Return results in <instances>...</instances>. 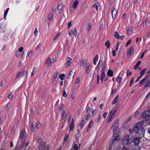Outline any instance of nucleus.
<instances>
[{
	"mask_svg": "<svg viewBox=\"0 0 150 150\" xmlns=\"http://www.w3.org/2000/svg\"><path fill=\"white\" fill-rule=\"evenodd\" d=\"M64 8V5L62 4H60L58 5L57 7V10L59 13H61L62 10Z\"/></svg>",
	"mask_w": 150,
	"mask_h": 150,
	"instance_id": "aec40b11",
	"label": "nucleus"
},
{
	"mask_svg": "<svg viewBox=\"0 0 150 150\" xmlns=\"http://www.w3.org/2000/svg\"><path fill=\"white\" fill-rule=\"evenodd\" d=\"M68 28L67 29H68L71 26H72V23L70 21L68 23Z\"/></svg>",
	"mask_w": 150,
	"mask_h": 150,
	"instance_id": "69168bd1",
	"label": "nucleus"
},
{
	"mask_svg": "<svg viewBox=\"0 0 150 150\" xmlns=\"http://www.w3.org/2000/svg\"><path fill=\"white\" fill-rule=\"evenodd\" d=\"M74 76V74H73V73L72 71H70L69 72V77H72V78Z\"/></svg>",
	"mask_w": 150,
	"mask_h": 150,
	"instance_id": "4d7b16f0",
	"label": "nucleus"
},
{
	"mask_svg": "<svg viewBox=\"0 0 150 150\" xmlns=\"http://www.w3.org/2000/svg\"><path fill=\"white\" fill-rule=\"evenodd\" d=\"M92 110V108L91 107H88L86 109V111L87 113H90L91 112V110Z\"/></svg>",
	"mask_w": 150,
	"mask_h": 150,
	"instance_id": "8fccbe9b",
	"label": "nucleus"
},
{
	"mask_svg": "<svg viewBox=\"0 0 150 150\" xmlns=\"http://www.w3.org/2000/svg\"><path fill=\"white\" fill-rule=\"evenodd\" d=\"M140 141V138L139 137H136L134 138L133 140V143L135 145L138 144Z\"/></svg>",
	"mask_w": 150,
	"mask_h": 150,
	"instance_id": "5701e85b",
	"label": "nucleus"
},
{
	"mask_svg": "<svg viewBox=\"0 0 150 150\" xmlns=\"http://www.w3.org/2000/svg\"><path fill=\"white\" fill-rule=\"evenodd\" d=\"M9 8H7L5 11L4 15V18L5 20L6 19V16L9 10Z\"/></svg>",
	"mask_w": 150,
	"mask_h": 150,
	"instance_id": "473e14b6",
	"label": "nucleus"
},
{
	"mask_svg": "<svg viewBox=\"0 0 150 150\" xmlns=\"http://www.w3.org/2000/svg\"><path fill=\"white\" fill-rule=\"evenodd\" d=\"M29 144L28 142H26L24 141L22 144V146H21V149L22 150H25V148L27 147Z\"/></svg>",
	"mask_w": 150,
	"mask_h": 150,
	"instance_id": "a211bd4d",
	"label": "nucleus"
},
{
	"mask_svg": "<svg viewBox=\"0 0 150 150\" xmlns=\"http://www.w3.org/2000/svg\"><path fill=\"white\" fill-rule=\"evenodd\" d=\"M69 135L68 134H67L65 135V137L64 139V143L65 144H66L67 142V140L69 139Z\"/></svg>",
	"mask_w": 150,
	"mask_h": 150,
	"instance_id": "4c0bfd02",
	"label": "nucleus"
},
{
	"mask_svg": "<svg viewBox=\"0 0 150 150\" xmlns=\"http://www.w3.org/2000/svg\"><path fill=\"white\" fill-rule=\"evenodd\" d=\"M77 144H78L79 145V146H80V144H79V140L76 137V141L75 142H74L73 145V149L75 150H78V146L77 145Z\"/></svg>",
	"mask_w": 150,
	"mask_h": 150,
	"instance_id": "9d476101",
	"label": "nucleus"
},
{
	"mask_svg": "<svg viewBox=\"0 0 150 150\" xmlns=\"http://www.w3.org/2000/svg\"><path fill=\"white\" fill-rule=\"evenodd\" d=\"M85 123V122L84 120H82L81 123L79 124V126H80V127L81 128H82V127H83V126Z\"/></svg>",
	"mask_w": 150,
	"mask_h": 150,
	"instance_id": "09e8293b",
	"label": "nucleus"
},
{
	"mask_svg": "<svg viewBox=\"0 0 150 150\" xmlns=\"http://www.w3.org/2000/svg\"><path fill=\"white\" fill-rule=\"evenodd\" d=\"M66 62L65 63V67H67L70 66L71 64V59L69 57H67L66 59Z\"/></svg>",
	"mask_w": 150,
	"mask_h": 150,
	"instance_id": "1a4fd4ad",
	"label": "nucleus"
},
{
	"mask_svg": "<svg viewBox=\"0 0 150 150\" xmlns=\"http://www.w3.org/2000/svg\"><path fill=\"white\" fill-rule=\"evenodd\" d=\"M150 86V81H148L145 83L144 87H147Z\"/></svg>",
	"mask_w": 150,
	"mask_h": 150,
	"instance_id": "49530a36",
	"label": "nucleus"
},
{
	"mask_svg": "<svg viewBox=\"0 0 150 150\" xmlns=\"http://www.w3.org/2000/svg\"><path fill=\"white\" fill-rule=\"evenodd\" d=\"M55 62L53 58L48 57L45 61V64H47V67H50L52 64Z\"/></svg>",
	"mask_w": 150,
	"mask_h": 150,
	"instance_id": "39448f33",
	"label": "nucleus"
},
{
	"mask_svg": "<svg viewBox=\"0 0 150 150\" xmlns=\"http://www.w3.org/2000/svg\"><path fill=\"white\" fill-rule=\"evenodd\" d=\"M127 34L128 35H131L132 34V30L131 28H129L127 30Z\"/></svg>",
	"mask_w": 150,
	"mask_h": 150,
	"instance_id": "c9c22d12",
	"label": "nucleus"
},
{
	"mask_svg": "<svg viewBox=\"0 0 150 150\" xmlns=\"http://www.w3.org/2000/svg\"><path fill=\"white\" fill-rule=\"evenodd\" d=\"M23 47H20L18 49V51H17V52H22L23 51Z\"/></svg>",
	"mask_w": 150,
	"mask_h": 150,
	"instance_id": "338daca9",
	"label": "nucleus"
},
{
	"mask_svg": "<svg viewBox=\"0 0 150 150\" xmlns=\"http://www.w3.org/2000/svg\"><path fill=\"white\" fill-rule=\"evenodd\" d=\"M121 78L118 76L117 77V79H116V81L117 83H119L121 82Z\"/></svg>",
	"mask_w": 150,
	"mask_h": 150,
	"instance_id": "6e6d98bb",
	"label": "nucleus"
},
{
	"mask_svg": "<svg viewBox=\"0 0 150 150\" xmlns=\"http://www.w3.org/2000/svg\"><path fill=\"white\" fill-rule=\"evenodd\" d=\"M113 130V135L119 134L120 130L118 127V125L116 124H114L112 127Z\"/></svg>",
	"mask_w": 150,
	"mask_h": 150,
	"instance_id": "7ed1b4c3",
	"label": "nucleus"
},
{
	"mask_svg": "<svg viewBox=\"0 0 150 150\" xmlns=\"http://www.w3.org/2000/svg\"><path fill=\"white\" fill-rule=\"evenodd\" d=\"M107 75L108 76H112L113 75V72L110 69H108L107 72Z\"/></svg>",
	"mask_w": 150,
	"mask_h": 150,
	"instance_id": "c756f323",
	"label": "nucleus"
},
{
	"mask_svg": "<svg viewBox=\"0 0 150 150\" xmlns=\"http://www.w3.org/2000/svg\"><path fill=\"white\" fill-rule=\"evenodd\" d=\"M26 136V133L24 130L21 131L20 134V137L22 140H24Z\"/></svg>",
	"mask_w": 150,
	"mask_h": 150,
	"instance_id": "dca6fc26",
	"label": "nucleus"
},
{
	"mask_svg": "<svg viewBox=\"0 0 150 150\" xmlns=\"http://www.w3.org/2000/svg\"><path fill=\"white\" fill-rule=\"evenodd\" d=\"M34 126V124L33 122L31 123V124L30 125V127L31 131L32 132H33L34 131L33 126Z\"/></svg>",
	"mask_w": 150,
	"mask_h": 150,
	"instance_id": "3c124183",
	"label": "nucleus"
},
{
	"mask_svg": "<svg viewBox=\"0 0 150 150\" xmlns=\"http://www.w3.org/2000/svg\"><path fill=\"white\" fill-rule=\"evenodd\" d=\"M6 26L3 23L0 24V33L5 32Z\"/></svg>",
	"mask_w": 150,
	"mask_h": 150,
	"instance_id": "6ab92c4d",
	"label": "nucleus"
},
{
	"mask_svg": "<svg viewBox=\"0 0 150 150\" xmlns=\"http://www.w3.org/2000/svg\"><path fill=\"white\" fill-rule=\"evenodd\" d=\"M114 37L117 39L122 40L124 38L123 35H121V36H120L118 33L117 32H114Z\"/></svg>",
	"mask_w": 150,
	"mask_h": 150,
	"instance_id": "4468645a",
	"label": "nucleus"
},
{
	"mask_svg": "<svg viewBox=\"0 0 150 150\" xmlns=\"http://www.w3.org/2000/svg\"><path fill=\"white\" fill-rule=\"evenodd\" d=\"M80 81V79L78 77L76 78V80L75 83L76 84H79Z\"/></svg>",
	"mask_w": 150,
	"mask_h": 150,
	"instance_id": "680f3d73",
	"label": "nucleus"
},
{
	"mask_svg": "<svg viewBox=\"0 0 150 150\" xmlns=\"http://www.w3.org/2000/svg\"><path fill=\"white\" fill-rule=\"evenodd\" d=\"M133 141L130 136L127 134L123 136L121 139V143L123 146H129Z\"/></svg>",
	"mask_w": 150,
	"mask_h": 150,
	"instance_id": "f257e3e1",
	"label": "nucleus"
},
{
	"mask_svg": "<svg viewBox=\"0 0 150 150\" xmlns=\"http://www.w3.org/2000/svg\"><path fill=\"white\" fill-rule=\"evenodd\" d=\"M85 73L86 74H88L91 71V66L90 64L86 63L85 66Z\"/></svg>",
	"mask_w": 150,
	"mask_h": 150,
	"instance_id": "0eeeda50",
	"label": "nucleus"
},
{
	"mask_svg": "<svg viewBox=\"0 0 150 150\" xmlns=\"http://www.w3.org/2000/svg\"><path fill=\"white\" fill-rule=\"evenodd\" d=\"M62 116L63 120L65 121V118L66 116V114L64 110L62 112Z\"/></svg>",
	"mask_w": 150,
	"mask_h": 150,
	"instance_id": "79ce46f5",
	"label": "nucleus"
},
{
	"mask_svg": "<svg viewBox=\"0 0 150 150\" xmlns=\"http://www.w3.org/2000/svg\"><path fill=\"white\" fill-rule=\"evenodd\" d=\"M150 116V109L144 112L142 114L141 117L143 118H146Z\"/></svg>",
	"mask_w": 150,
	"mask_h": 150,
	"instance_id": "423d86ee",
	"label": "nucleus"
},
{
	"mask_svg": "<svg viewBox=\"0 0 150 150\" xmlns=\"http://www.w3.org/2000/svg\"><path fill=\"white\" fill-rule=\"evenodd\" d=\"M134 52V48L133 47H129L127 52V56L128 57H130Z\"/></svg>",
	"mask_w": 150,
	"mask_h": 150,
	"instance_id": "f8f14e48",
	"label": "nucleus"
},
{
	"mask_svg": "<svg viewBox=\"0 0 150 150\" xmlns=\"http://www.w3.org/2000/svg\"><path fill=\"white\" fill-rule=\"evenodd\" d=\"M93 121L92 120H91L90 121V122L89 123V124L88 125V128L87 129V132H88V131H89L91 128L93 126Z\"/></svg>",
	"mask_w": 150,
	"mask_h": 150,
	"instance_id": "393cba45",
	"label": "nucleus"
},
{
	"mask_svg": "<svg viewBox=\"0 0 150 150\" xmlns=\"http://www.w3.org/2000/svg\"><path fill=\"white\" fill-rule=\"evenodd\" d=\"M137 131H135L138 136L142 137L144 136L145 132V130L144 129H142Z\"/></svg>",
	"mask_w": 150,
	"mask_h": 150,
	"instance_id": "6e6552de",
	"label": "nucleus"
},
{
	"mask_svg": "<svg viewBox=\"0 0 150 150\" xmlns=\"http://www.w3.org/2000/svg\"><path fill=\"white\" fill-rule=\"evenodd\" d=\"M98 60V55H96L94 57L93 60V63L94 64L96 65V62H97Z\"/></svg>",
	"mask_w": 150,
	"mask_h": 150,
	"instance_id": "ea45409f",
	"label": "nucleus"
},
{
	"mask_svg": "<svg viewBox=\"0 0 150 150\" xmlns=\"http://www.w3.org/2000/svg\"><path fill=\"white\" fill-rule=\"evenodd\" d=\"M74 120L73 119H71V122L69 126V130H72L74 128Z\"/></svg>",
	"mask_w": 150,
	"mask_h": 150,
	"instance_id": "4be33fe9",
	"label": "nucleus"
},
{
	"mask_svg": "<svg viewBox=\"0 0 150 150\" xmlns=\"http://www.w3.org/2000/svg\"><path fill=\"white\" fill-rule=\"evenodd\" d=\"M58 74L57 72H55L54 74L52 81L54 84H56L58 78H57V75Z\"/></svg>",
	"mask_w": 150,
	"mask_h": 150,
	"instance_id": "9b49d317",
	"label": "nucleus"
},
{
	"mask_svg": "<svg viewBox=\"0 0 150 150\" xmlns=\"http://www.w3.org/2000/svg\"><path fill=\"white\" fill-rule=\"evenodd\" d=\"M119 97V96L118 95H117L114 99L113 100L112 103V104L113 105L116 103L118 101Z\"/></svg>",
	"mask_w": 150,
	"mask_h": 150,
	"instance_id": "7c9ffc66",
	"label": "nucleus"
},
{
	"mask_svg": "<svg viewBox=\"0 0 150 150\" xmlns=\"http://www.w3.org/2000/svg\"><path fill=\"white\" fill-rule=\"evenodd\" d=\"M91 27V23H89L88 24L87 29L88 31H90Z\"/></svg>",
	"mask_w": 150,
	"mask_h": 150,
	"instance_id": "c03bdc74",
	"label": "nucleus"
},
{
	"mask_svg": "<svg viewBox=\"0 0 150 150\" xmlns=\"http://www.w3.org/2000/svg\"><path fill=\"white\" fill-rule=\"evenodd\" d=\"M28 71H24L22 73V76L23 77H26L27 76Z\"/></svg>",
	"mask_w": 150,
	"mask_h": 150,
	"instance_id": "f704fd0d",
	"label": "nucleus"
},
{
	"mask_svg": "<svg viewBox=\"0 0 150 150\" xmlns=\"http://www.w3.org/2000/svg\"><path fill=\"white\" fill-rule=\"evenodd\" d=\"M114 117V116H112L109 115L107 120V122L108 123L112 121Z\"/></svg>",
	"mask_w": 150,
	"mask_h": 150,
	"instance_id": "72a5a7b5",
	"label": "nucleus"
},
{
	"mask_svg": "<svg viewBox=\"0 0 150 150\" xmlns=\"http://www.w3.org/2000/svg\"><path fill=\"white\" fill-rule=\"evenodd\" d=\"M7 40L8 38L6 36H4L3 38L2 41L3 42H5Z\"/></svg>",
	"mask_w": 150,
	"mask_h": 150,
	"instance_id": "864d4df0",
	"label": "nucleus"
},
{
	"mask_svg": "<svg viewBox=\"0 0 150 150\" xmlns=\"http://www.w3.org/2000/svg\"><path fill=\"white\" fill-rule=\"evenodd\" d=\"M132 74V72L130 70H127V76H129L131 75Z\"/></svg>",
	"mask_w": 150,
	"mask_h": 150,
	"instance_id": "bf43d9fd",
	"label": "nucleus"
},
{
	"mask_svg": "<svg viewBox=\"0 0 150 150\" xmlns=\"http://www.w3.org/2000/svg\"><path fill=\"white\" fill-rule=\"evenodd\" d=\"M105 76V71H104L103 70H101L100 79L102 82L103 81V80L104 79Z\"/></svg>",
	"mask_w": 150,
	"mask_h": 150,
	"instance_id": "b1692460",
	"label": "nucleus"
},
{
	"mask_svg": "<svg viewBox=\"0 0 150 150\" xmlns=\"http://www.w3.org/2000/svg\"><path fill=\"white\" fill-rule=\"evenodd\" d=\"M59 78L62 81L64 80L65 78V74H60L59 75Z\"/></svg>",
	"mask_w": 150,
	"mask_h": 150,
	"instance_id": "de8ad7c7",
	"label": "nucleus"
},
{
	"mask_svg": "<svg viewBox=\"0 0 150 150\" xmlns=\"http://www.w3.org/2000/svg\"><path fill=\"white\" fill-rule=\"evenodd\" d=\"M46 145L45 142H42L40 143L38 146L39 150H43L45 148Z\"/></svg>",
	"mask_w": 150,
	"mask_h": 150,
	"instance_id": "2eb2a0df",
	"label": "nucleus"
},
{
	"mask_svg": "<svg viewBox=\"0 0 150 150\" xmlns=\"http://www.w3.org/2000/svg\"><path fill=\"white\" fill-rule=\"evenodd\" d=\"M33 54V51H30L29 52L28 55L27 56V57H26V59H27L28 58H29L31 57L32 56Z\"/></svg>",
	"mask_w": 150,
	"mask_h": 150,
	"instance_id": "a19ab883",
	"label": "nucleus"
},
{
	"mask_svg": "<svg viewBox=\"0 0 150 150\" xmlns=\"http://www.w3.org/2000/svg\"><path fill=\"white\" fill-rule=\"evenodd\" d=\"M61 35V33H57L53 38V40L55 41L57 40L58 39Z\"/></svg>",
	"mask_w": 150,
	"mask_h": 150,
	"instance_id": "a878e982",
	"label": "nucleus"
},
{
	"mask_svg": "<svg viewBox=\"0 0 150 150\" xmlns=\"http://www.w3.org/2000/svg\"><path fill=\"white\" fill-rule=\"evenodd\" d=\"M116 150H128V149L126 147L124 146L123 147L121 146L118 147L117 149Z\"/></svg>",
	"mask_w": 150,
	"mask_h": 150,
	"instance_id": "e433bc0d",
	"label": "nucleus"
},
{
	"mask_svg": "<svg viewBox=\"0 0 150 150\" xmlns=\"http://www.w3.org/2000/svg\"><path fill=\"white\" fill-rule=\"evenodd\" d=\"M144 123L143 122H139L134 127V130L137 131L141 129H144L143 127L144 126Z\"/></svg>",
	"mask_w": 150,
	"mask_h": 150,
	"instance_id": "20e7f679",
	"label": "nucleus"
},
{
	"mask_svg": "<svg viewBox=\"0 0 150 150\" xmlns=\"http://www.w3.org/2000/svg\"><path fill=\"white\" fill-rule=\"evenodd\" d=\"M100 6V4L99 3H97L93 6V7L94 8H96L97 11H98V8H99Z\"/></svg>",
	"mask_w": 150,
	"mask_h": 150,
	"instance_id": "c85d7f7f",
	"label": "nucleus"
},
{
	"mask_svg": "<svg viewBox=\"0 0 150 150\" xmlns=\"http://www.w3.org/2000/svg\"><path fill=\"white\" fill-rule=\"evenodd\" d=\"M106 66V61L105 60L103 62L102 61L100 60L97 66V68L98 69H100V68H102V70L105 71V68Z\"/></svg>",
	"mask_w": 150,
	"mask_h": 150,
	"instance_id": "f03ea898",
	"label": "nucleus"
},
{
	"mask_svg": "<svg viewBox=\"0 0 150 150\" xmlns=\"http://www.w3.org/2000/svg\"><path fill=\"white\" fill-rule=\"evenodd\" d=\"M117 111V110L115 108H113L109 112L110 115L112 116H114V115L115 114Z\"/></svg>",
	"mask_w": 150,
	"mask_h": 150,
	"instance_id": "cd10ccee",
	"label": "nucleus"
},
{
	"mask_svg": "<svg viewBox=\"0 0 150 150\" xmlns=\"http://www.w3.org/2000/svg\"><path fill=\"white\" fill-rule=\"evenodd\" d=\"M96 110H94L92 112V116H93L96 114Z\"/></svg>",
	"mask_w": 150,
	"mask_h": 150,
	"instance_id": "774afa93",
	"label": "nucleus"
},
{
	"mask_svg": "<svg viewBox=\"0 0 150 150\" xmlns=\"http://www.w3.org/2000/svg\"><path fill=\"white\" fill-rule=\"evenodd\" d=\"M115 143H113L112 142L109 146V150H113L115 148Z\"/></svg>",
	"mask_w": 150,
	"mask_h": 150,
	"instance_id": "bb28decb",
	"label": "nucleus"
},
{
	"mask_svg": "<svg viewBox=\"0 0 150 150\" xmlns=\"http://www.w3.org/2000/svg\"><path fill=\"white\" fill-rule=\"evenodd\" d=\"M79 4V1L78 0H75L73 3L72 7L74 9H76L77 8L78 5Z\"/></svg>",
	"mask_w": 150,
	"mask_h": 150,
	"instance_id": "412c9836",
	"label": "nucleus"
},
{
	"mask_svg": "<svg viewBox=\"0 0 150 150\" xmlns=\"http://www.w3.org/2000/svg\"><path fill=\"white\" fill-rule=\"evenodd\" d=\"M147 18L145 19V20L143 22V26L144 27H146V25L147 22Z\"/></svg>",
	"mask_w": 150,
	"mask_h": 150,
	"instance_id": "052dcab7",
	"label": "nucleus"
},
{
	"mask_svg": "<svg viewBox=\"0 0 150 150\" xmlns=\"http://www.w3.org/2000/svg\"><path fill=\"white\" fill-rule=\"evenodd\" d=\"M146 79L145 78L141 80L140 81V86L143 85L144 84L146 83Z\"/></svg>",
	"mask_w": 150,
	"mask_h": 150,
	"instance_id": "58836bf2",
	"label": "nucleus"
},
{
	"mask_svg": "<svg viewBox=\"0 0 150 150\" xmlns=\"http://www.w3.org/2000/svg\"><path fill=\"white\" fill-rule=\"evenodd\" d=\"M146 70V68H144L140 72V76H142L144 74Z\"/></svg>",
	"mask_w": 150,
	"mask_h": 150,
	"instance_id": "a18cd8bd",
	"label": "nucleus"
},
{
	"mask_svg": "<svg viewBox=\"0 0 150 150\" xmlns=\"http://www.w3.org/2000/svg\"><path fill=\"white\" fill-rule=\"evenodd\" d=\"M117 12V10L115 8H113L111 11L112 16L113 19H115L116 16Z\"/></svg>",
	"mask_w": 150,
	"mask_h": 150,
	"instance_id": "ddd939ff",
	"label": "nucleus"
},
{
	"mask_svg": "<svg viewBox=\"0 0 150 150\" xmlns=\"http://www.w3.org/2000/svg\"><path fill=\"white\" fill-rule=\"evenodd\" d=\"M38 33V31L37 29L36 28L35 29L34 31V35L35 36H37Z\"/></svg>",
	"mask_w": 150,
	"mask_h": 150,
	"instance_id": "13d9d810",
	"label": "nucleus"
},
{
	"mask_svg": "<svg viewBox=\"0 0 150 150\" xmlns=\"http://www.w3.org/2000/svg\"><path fill=\"white\" fill-rule=\"evenodd\" d=\"M101 115L100 114H99L98 115V117H97L96 119V121L97 122H100V121L101 119Z\"/></svg>",
	"mask_w": 150,
	"mask_h": 150,
	"instance_id": "603ef678",
	"label": "nucleus"
},
{
	"mask_svg": "<svg viewBox=\"0 0 150 150\" xmlns=\"http://www.w3.org/2000/svg\"><path fill=\"white\" fill-rule=\"evenodd\" d=\"M24 52H22L21 53V59L22 60H23L24 58Z\"/></svg>",
	"mask_w": 150,
	"mask_h": 150,
	"instance_id": "0e129e2a",
	"label": "nucleus"
},
{
	"mask_svg": "<svg viewBox=\"0 0 150 150\" xmlns=\"http://www.w3.org/2000/svg\"><path fill=\"white\" fill-rule=\"evenodd\" d=\"M105 45L107 49H108L110 48V42L109 40L106 41Z\"/></svg>",
	"mask_w": 150,
	"mask_h": 150,
	"instance_id": "2f4dec72",
	"label": "nucleus"
},
{
	"mask_svg": "<svg viewBox=\"0 0 150 150\" xmlns=\"http://www.w3.org/2000/svg\"><path fill=\"white\" fill-rule=\"evenodd\" d=\"M53 16L51 13H50L48 15V19L49 20H51L52 19Z\"/></svg>",
	"mask_w": 150,
	"mask_h": 150,
	"instance_id": "37998d69",
	"label": "nucleus"
},
{
	"mask_svg": "<svg viewBox=\"0 0 150 150\" xmlns=\"http://www.w3.org/2000/svg\"><path fill=\"white\" fill-rule=\"evenodd\" d=\"M12 104L11 103H9L6 105V108L7 109H9L11 107Z\"/></svg>",
	"mask_w": 150,
	"mask_h": 150,
	"instance_id": "5fc2aeb1",
	"label": "nucleus"
},
{
	"mask_svg": "<svg viewBox=\"0 0 150 150\" xmlns=\"http://www.w3.org/2000/svg\"><path fill=\"white\" fill-rule=\"evenodd\" d=\"M72 33L74 35H75L76 36L77 35L78 33L77 32V30L76 28L74 29V31H73Z\"/></svg>",
	"mask_w": 150,
	"mask_h": 150,
	"instance_id": "e2e57ef3",
	"label": "nucleus"
},
{
	"mask_svg": "<svg viewBox=\"0 0 150 150\" xmlns=\"http://www.w3.org/2000/svg\"><path fill=\"white\" fill-rule=\"evenodd\" d=\"M112 136L114 137V138L113 139L112 142L113 143H115V142L118 141L120 138V135L119 134L114 135H112Z\"/></svg>",
	"mask_w": 150,
	"mask_h": 150,
	"instance_id": "f3484780",
	"label": "nucleus"
}]
</instances>
